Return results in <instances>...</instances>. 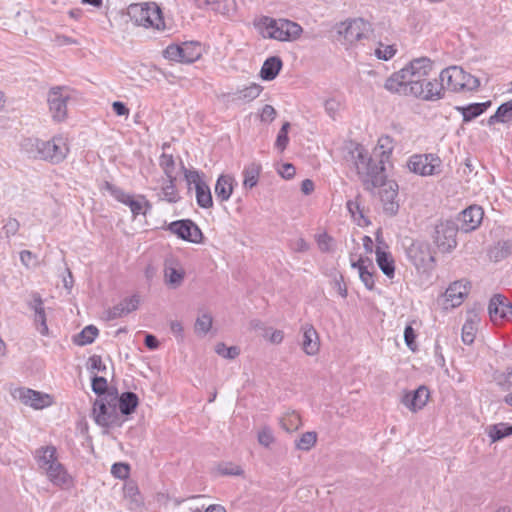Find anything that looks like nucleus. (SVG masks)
I'll return each mask as SVG.
<instances>
[{
	"label": "nucleus",
	"instance_id": "27",
	"mask_svg": "<svg viewBox=\"0 0 512 512\" xmlns=\"http://www.w3.org/2000/svg\"><path fill=\"white\" fill-rule=\"evenodd\" d=\"M491 106V101L471 103L467 106H457L455 109L462 114L463 122L467 123L483 114Z\"/></svg>",
	"mask_w": 512,
	"mask_h": 512
},
{
	"label": "nucleus",
	"instance_id": "9",
	"mask_svg": "<svg viewBox=\"0 0 512 512\" xmlns=\"http://www.w3.org/2000/svg\"><path fill=\"white\" fill-rule=\"evenodd\" d=\"M445 84L440 79L413 81L409 92L411 96L425 100L436 101L444 97Z\"/></svg>",
	"mask_w": 512,
	"mask_h": 512
},
{
	"label": "nucleus",
	"instance_id": "25",
	"mask_svg": "<svg viewBox=\"0 0 512 512\" xmlns=\"http://www.w3.org/2000/svg\"><path fill=\"white\" fill-rule=\"evenodd\" d=\"M200 9H211L217 13L228 15L234 10V0H193Z\"/></svg>",
	"mask_w": 512,
	"mask_h": 512
},
{
	"label": "nucleus",
	"instance_id": "1",
	"mask_svg": "<svg viewBox=\"0 0 512 512\" xmlns=\"http://www.w3.org/2000/svg\"><path fill=\"white\" fill-rule=\"evenodd\" d=\"M349 156L365 189L372 191L376 187L383 186L380 190L383 210L389 216L396 215L399 210V203L396 200L398 185L395 182H385L384 162L382 160L375 161L360 144H356L349 151Z\"/></svg>",
	"mask_w": 512,
	"mask_h": 512
},
{
	"label": "nucleus",
	"instance_id": "24",
	"mask_svg": "<svg viewBox=\"0 0 512 512\" xmlns=\"http://www.w3.org/2000/svg\"><path fill=\"white\" fill-rule=\"evenodd\" d=\"M235 179L230 175H220L216 181L214 192L220 202L228 201L232 195Z\"/></svg>",
	"mask_w": 512,
	"mask_h": 512
},
{
	"label": "nucleus",
	"instance_id": "16",
	"mask_svg": "<svg viewBox=\"0 0 512 512\" xmlns=\"http://www.w3.org/2000/svg\"><path fill=\"white\" fill-rule=\"evenodd\" d=\"M488 312L493 322L502 321L512 316V305L505 296L495 294L490 299Z\"/></svg>",
	"mask_w": 512,
	"mask_h": 512
},
{
	"label": "nucleus",
	"instance_id": "42",
	"mask_svg": "<svg viewBox=\"0 0 512 512\" xmlns=\"http://www.w3.org/2000/svg\"><path fill=\"white\" fill-rule=\"evenodd\" d=\"M175 183L176 179H167V184L162 187V199L169 203H177L181 199Z\"/></svg>",
	"mask_w": 512,
	"mask_h": 512
},
{
	"label": "nucleus",
	"instance_id": "49",
	"mask_svg": "<svg viewBox=\"0 0 512 512\" xmlns=\"http://www.w3.org/2000/svg\"><path fill=\"white\" fill-rule=\"evenodd\" d=\"M124 494L131 500L134 507H140L143 504L139 489L134 483H128L124 486Z\"/></svg>",
	"mask_w": 512,
	"mask_h": 512
},
{
	"label": "nucleus",
	"instance_id": "21",
	"mask_svg": "<svg viewBox=\"0 0 512 512\" xmlns=\"http://www.w3.org/2000/svg\"><path fill=\"white\" fill-rule=\"evenodd\" d=\"M302 31L303 29L298 23L280 18L278 29L275 31V40L293 41L300 37Z\"/></svg>",
	"mask_w": 512,
	"mask_h": 512
},
{
	"label": "nucleus",
	"instance_id": "47",
	"mask_svg": "<svg viewBox=\"0 0 512 512\" xmlns=\"http://www.w3.org/2000/svg\"><path fill=\"white\" fill-rule=\"evenodd\" d=\"M213 323V318L209 313H203L197 317L195 322V332L201 334H207Z\"/></svg>",
	"mask_w": 512,
	"mask_h": 512
},
{
	"label": "nucleus",
	"instance_id": "8",
	"mask_svg": "<svg viewBox=\"0 0 512 512\" xmlns=\"http://www.w3.org/2000/svg\"><path fill=\"white\" fill-rule=\"evenodd\" d=\"M71 99L70 89L65 86L50 88L47 94V103L51 117L56 122L67 118V102Z\"/></svg>",
	"mask_w": 512,
	"mask_h": 512
},
{
	"label": "nucleus",
	"instance_id": "4",
	"mask_svg": "<svg viewBox=\"0 0 512 512\" xmlns=\"http://www.w3.org/2000/svg\"><path fill=\"white\" fill-rule=\"evenodd\" d=\"M439 78L445 84V90L459 92L478 89L480 81L477 77L465 72L461 67L450 66L443 69Z\"/></svg>",
	"mask_w": 512,
	"mask_h": 512
},
{
	"label": "nucleus",
	"instance_id": "17",
	"mask_svg": "<svg viewBox=\"0 0 512 512\" xmlns=\"http://www.w3.org/2000/svg\"><path fill=\"white\" fill-rule=\"evenodd\" d=\"M484 211L478 205H471L464 209L458 220L461 222L460 228L464 232H471L479 227L483 220Z\"/></svg>",
	"mask_w": 512,
	"mask_h": 512
},
{
	"label": "nucleus",
	"instance_id": "61",
	"mask_svg": "<svg viewBox=\"0 0 512 512\" xmlns=\"http://www.w3.org/2000/svg\"><path fill=\"white\" fill-rule=\"evenodd\" d=\"M276 110L273 106L266 104L260 113V120L262 122H272L276 117Z\"/></svg>",
	"mask_w": 512,
	"mask_h": 512
},
{
	"label": "nucleus",
	"instance_id": "14",
	"mask_svg": "<svg viewBox=\"0 0 512 512\" xmlns=\"http://www.w3.org/2000/svg\"><path fill=\"white\" fill-rule=\"evenodd\" d=\"M14 396L23 404L29 405L34 409H43L52 405L53 400L49 394L35 391L29 388H19L15 390Z\"/></svg>",
	"mask_w": 512,
	"mask_h": 512
},
{
	"label": "nucleus",
	"instance_id": "5",
	"mask_svg": "<svg viewBox=\"0 0 512 512\" xmlns=\"http://www.w3.org/2000/svg\"><path fill=\"white\" fill-rule=\"evenodd\" d=\"M110 401L105 398L96 399L93 404V417L95 422L105 428L120 427L123 424L115 404L116 396L110 394Z\"/></svg>",
	"mask_w": 512,
	"mask_h": 512
},
{
	"label": "nucleus",
	"instance_id": "7",
	"mask_svg": "<svg viewBox=\"0 0 512 512\" xmlns=\"http://www.w3.org/2000/svg\"><path fill=\"white\" fill-rule=\"evenodd\" d=\"M458 226L454 221H442L435 226L433 242L441 253H450L457 246Z\"/></svg>",
	"mask_w": 512,
	"mask_h": 512
},
{
	"label": "nucleus",
	"instance_id": "44",
	"mask_svg": "<svg viewBox=\"0 0 512 512\" xmlns=\"http://www.w3.org/2000/svg\"><path fill=\"white\" fill-rule=\"evenodd\" d=\"M352 267L358 268L361 281L368 290H372L374 288L373 274L368 271L367 267L363 264V260L360 259L359 261L352 263Z\"/></svg>",
	"mask_w": 512,
	"mask_h": 512
},
{
	"label": "nucleus",
	"instance_id": "31",
	"mask_svg": "<svg viewBox=\"0 0 512 512\" xmlns=\"http://www.w3.org/2000/svg\"><path fill=\"white\" fill-rule=\"evenodd\" d=\"M302 348L309 356H314L319 352L318 334L312 326L304 331Z\"/></svg>",
	"mask_w": 512,
	"mask_h": 512
},
{
	"label": "nucleus",
	"instance_id": "37",
	"mask_svg": "<svg viewBox=\"0 0 512 512\" xmlns=\"http://www.w3.org/2000/svg\"><path fill=\"white\" fill-rule=\"evenodd\" d=\"M279 19L263 16L257 23V27L264 38L275 39V31L278 29Z\"/></svg>",
	"mask_w": 512,
	"mask_h": 512
},
{
	"label": "nucleus",
	"instance_id": "22",
	"mask_svg": "<svg viewBox=\"0 0 512 512\" xmlns=\"http://www.w3.org/2000/svg\"><path fill=\"white\" fill-rule=\"evenodd\" d=\"M140 304V297L137 294L132 295L131 297L124 298L120 303L113 306L107 311V318L109 320H114L117 318H121L129 313L138 309Z\"/></svg>",
	"mask_w": 512,
	"mask_h": 512
},
{
	"label": "nucleus",
	"instance_id": "64",
	"mask_svg": "<svg viewBox=\"0 0 512 512\" xmlns=\"http://www.w3.org/2000/svg\"><path fill=\"white\" fill-rule=\"evenodd\" d=\"M3 229L8 237L15 235L19 230V222L16 219L10 218L5 223Z\"/></svg>",
	"mask_w": 512,
	"mask_h": 512
},
{
	"label": "nucleus",
	"instance_id": "3",
	"mask_svg": "<svg viewBox=\"0 0 512 512\" xmlns=\"http://www.w3.org/2000/svg\"><path fill=\"white\" fill-rule=\"evenodd\" d=\"M128 15L138 26L154 28L159 31L165 28L162 12L155 3L131 4L128 7Z\"/></svg>",
	"mask_w": 512,
	"mask_h": 512
},
{
	"label": "nucleus",
	"instance_id": "53",
	"mask_svg": "<svg viewBox=\"0 0 512 512\" xmlns=\"http://www.w3.org/2000/svg\"><path fill=\"white\" fill-rule=\"evenodd\" d=\"M275 441L272 429L264 426L258 432V442L264 447H269Z\"/></svg>",
	"mask_w": 512,
	"mask_h": 512
},
{
	"label": "nucleus",
	"instance_id": "36",
	"mask_svg": "<svg viewBox=\"0 0 512 512\" xmlns=\"http://www.w3.org/2000/svg\"><path fill=\"white\" fill-rule=\"evenodd\" d=\"M361 196L357 195L355 199L348 200L346 203L347 209L353 219L357 221L358 225H362L361 221H363L364 225H369L370 221L368 218L364 216L363 209L361 208Z\"/></svg>",
	"mask_w": 512,
	"mask_h": 512
},
{
	"label": "nucleus",
	"instance_id": "60",
	"mask_svg": "<svg viewBox=\"0 0 512 512\" xmlns=\"http://www.w3.org/2000/svg\"><path fill=\"white\" fill-rule=\"evenodd\" d=\"M415 339H416V333H415L414 329L412 328L411 325H407L404 329V340H405L406 345L412 351L416 350Z\"/></svg>",
	"mask_w": 512,
	"mask_h": 512
},
{
	"label": "nucleus",
	"instance_id": "62",
	"mask_svg": "<svg viewBox=\"0 0 512 512\" xmlns=\"http://www.w3.org/2000/svg\"><path fill=\"white\" fill-rule=\"evenodd\" d=\"M35 322L41 326L39 329L42 335H46L48 332V326L46 324V314L45 309L38 310L35 313Z\"/></svg>",
	"mask_w": 512,
	"mask_h": 512
},
{
	"label": "nucleus",
	"instance_id": "30",
	"mask_svg": "<svg viewBox=\"0 0 512 512\" xmlns=\"http://www.w3.org/2000/svg\"><path fill=\"white\" fill-rule=\"evenodd\" d=\"M35 458L37 464L41 469H46L47 466L57 460V449L55 446H42L35 451Z\"/></svg>",
	"mask_w": 512,
	"mask_h": 512
},
{
	"label": "nucleus",
	"instance_id": "6",
	"mask_svg": "<svg viewBox=\"0 0 512 512\" xmlns=\"http://www.w3.org/2000/svg\"><path fill=\"white\" fill-rule=\"evenodd\" d=\"M405 253L408 260L418 270L427 271L435 266V257L428 242L411 240L405 248Z\"/></svg>",
	"mask_w": 512,
	"mask_h": 512
},
{
	"label": "nucleus",
	"instance_id": "34",
	"mask_svg": "<svg viewBox=\"0 0 512 512\" xmlns=\"http://www.w3.org/2000/svg\"><path fill=\"white\" fill-rule=\"evenodd\" d=\"M118 402L121 414L130 415L137 408L139 399L134 392H124L120 395Z\"/></svg>",
	"mask_w": 512,
	"mask_h": 512
},
{
	"label": "nucleus",
	"instance_id": "10",
	"mask_svg": "<svg viewBox=\"0 0 512 512\" xmlns=\"http://www.w3.org/2000/svg\"><path fill=\"white\" fill-rule=\"evenodd\" d=\"M442 161L433 153L412 155L407 163L409 170L421 176L435 175L440 172Z\"/></svg>",
	"mask_w": 512,
	"mask_h": 512
},
{
	"label": "nucleus",
	"instance_id": "45",
	"mask_svg": "<svg viewBox=\"0 0 512 512\" xmlns=\"http://www.w3.org/2000/svg\"><path fill=\"white\" fill-rule=\"evenodd\" d=\"M215 352L225 359H235L240 354V349L237 346L227 347L225 343L219 342L215 345Z\"/></svg>",
	"mask_w": 512,
	"mask_h": 512
},
{
	"label": "nucleus",
	"instance_id": "18",
	"mask_svg": "<svg viewBox=\"0 0 512 512\" xmlns=\"http://www.w3.org/2000/svg\"><path fill=\"white\" fill-rule=\"evenodd\" d=\"M185 278V270L179 261L173 257L167 258L164 263V279L172 288L179 287Z\"/></svg>",
	"mask_w": 512,
	"mask_h": 512
},
{
	"label": "nucleus",
	"instance_id": "28",
	"mask_svg": "<svg viewBox=\"0 0 512 512\" xmlns=\"http://www.w3.org/2000/svg\"><path fill=\"white\" fill-rule=\"evenodd\" d=\"M283 66L282 60L278 56L267 58L260 70V77L265 81H271L277 77Z\"/></svg>",
	"mask_w": 512,
	"mask_h": 512
},
{
	"label": "nucleus",
	"instance_id": "52",
	"mask_svg": "<svg viewBox=\"0 0 512 512\" xmlns=\"http://www.w3.org/2000/svg\"><path fill=\"white\" fill-rule=\"evenodd\" d=\"M397 52V49L394 45H383L380 44V46L375 50V55L378 59L381 60H389L391 59Z\"/></svg>",
	"mask_w": 512,
	"mask_h": 512
},
{
	"label": "nucleus",
	"instance_id": "19",
	"mask_svg": "<svg viewBox=\"0 0 512 512\" xmlns=\"http://www.w3.org/2000/svg\"><path fill=\"white\" fill-rule=\"evenodd\" d=\"M429 397V389L422 385L413 392L406 393L402 398V403L412 412H416L427 404Z\"/></svg>",
	"mask_w": 512,
	"mask_h": 512
},
{
	"label": "nucleus",
	"instance_id": "33",
	"mask_svg": "<svg viewBox=\"0 0 512 512\" xmlns=\"http://www.w3.org/2000/svg\"><path fill=\"white\" fill-rule=\"evenodd\" d=\"M182 63H193L202 55V47L198 42H184L181 44Z\"/></svg>",
	"mask_w": 512,
	"mask_h": 512
},
{
	"label": "nucleus",
	"instance_id": "40",
	"mask_svg": "<svg viewBox=\"0 0 512 512\" xmlns=\"http://www.w3.org/2000/svg\"><path fill=\"white\" fill-rule=\"evenodd\" d=\"M159 165L167 179H176V166L173 155L163 153L159 158Z\"/></svg>",
	"mask_w": 512,
	"mask_h": 512
},
{
	"label": "nucleus",
	"instance_id": "12",
	"mask_svg": "<svg viewBox=\"0 0 512 512\" xmlns=\"http://www.w3.org/2000/svg\"><path fill=\"white\" fill-rule=\"evenodd\" d=\"M185 179L188 186L192 184L196 191V201L199 207L209 209L213 206V199L209 186L202 180L201 174L197 170H188L182 164Z\"/></svg>",
	"mask_w": 512,
	"mask_h": 512
},
{
	"label": "nucleus",
	"instance_id": "48",
	"mask_svg": "<svg viewBox=\"0 0 512 512\" xmlns=\"http://www.w3.org/2000/svg\"><path fill=\"white\" fill-rule=\"evenodd\" d=\"M140 198L142 200H144V202H142L140 200H135L133 198V196H131L125 204V205L129 206L134 217H136L137 215H139L141 213L144 215L146 214V211H143L144 206L146 207V209H151V204L149 203V201L145 200V198L143 196H141Z\"/></svg>",
	"mask_w": 512,
	"mask_h": 512
},
{
	"label": "nucleus",
	"instance_id": "41",
	"mask_svg": "<svg viewBox=\"0 0 512 512\" xmlns=\"http://www.w3.org/2000/svg\"><path fill=\"white\" fill-rule=\"evenodd\" d=\"M491 254L495 261H500L512 255V240L499 241Z\"/></svg>",
	"mask_w": 512,
	"mask_h": 512
},
{
	"label": "nucleus",
	"instance_id": "46",
	"mask_svg": "<svg viewBox=\"0 0 512 512\" xmlns=\"http://www.w3.org/2000/svg\"><path fill=\"white\" fill-rule=\"evenodd\" d=\"M317 441V434L315 432H305L296 441V448L303 451L310 450Z\"/></svg>",
	"mask_w": 512,
	"mask_h": 512
},
{
	"label": "nucleus",
	"instance_id": "51",
	"mask_svg": "<svg viewBox=\"0 0 512 512\" xmlns=\"http://www.w3.org/2000/svg\"><path fill=\"white\" fill-rule=\"evenodd\" d=\"M181 45L171 44L166 47L163 51V55L166 59L182 63V52Z\"/></svg>",
	"mask_w": 512,
	"mask_h": 512
},
{
	"label": "nucleus",
	"instance_id": "54",
	"mask_svg": "<svg viewBox=\"0 0 512 512\" xmlns=\"http://www.w3.org/2000/svg\"><path fill=\"white\" fill-rule=\"evenodd\" d=\"M92 391L97 394L100 398L107 391V380L101 376H94L91 383Z\"/></svg>",
	"mask_w": 512,
	"mask_h": 512
},
{
	"label": "nucleus",
	"instance_id": "39",
	"mask_svg": "<svg viewBox=\"0 0 512 512\" xmlns=\"http://www.w3.org/2000/svg\"><path fill=\"white\" fill-rule=\"evenodd\" d=\"M263 87L259 84L252 83L236 92L237 99L250 102L256 99L262 92Z\"/></svg>",
	"mask_w": 512,
	"mask_h": 512
},
{
	"label": "nucleus",
	"instance_id": "15",
	"mask_svg": "<svg viewBox=\"0 0 512 512\" xmlns=\"http://www.w3.org/2000/svg\"><path fill=\"white\" fill-rule=\"evenodd\" d=\"M433 69V62L428 57H419L411 60L402 68L409 81L425 80Z\"/></svg>",
	"mask_w": 512,
	"mask_h": 512
},
{
	"label": "nucleus",
	"instance_id": "55",
	"mask_svg": "<svg viewBox=\"0 0 512 512\" xmlns=\"http://www.w3.org/2000/svg\"><path fill=\"white\" fill-rule=\"evenodd\" d=\"M21 263L28 269L35 268L38 265L37 256L29 250L20 252Z\"/></svg>",
	"mask_w": 512,
	"mask_h": 512
},
{
	"label": "nucleus",
	"instance_id": "50",
	"mask_svg": "<svg viewBox=\"0 0 512 512\" xmlns=\"http://www.w3.org/2000/svg\"><path fill=\"white\" fill-rule=\"evenodd\" d=\"M104 188L119 202L126 204L129 198L132 196L130 194L125 193L121 188L115 186L114 184L106 181L104 183Z\"/></svg>",
	"mask_w": 512,
	"mask_h": 512
},
{
	"label": "nucleus",
	"instance_id": "63",
	"mask_svg": "<svg viewBox=\"0 0 512 512\" xmlns=\"http://www.w3.org/2000/svg\"><path fill=\"white\" fill-rule=\"evenodd\" d=\"M378 146L383 150V154L391 153L393 150V139L389 135H383L378 139Z\"/></svg>",
	"mask_w": 512,
	"mask_h": 512
},
{
	"label": "nucleus",
	"instance_id": "35",
	"mask_svg": "<svg viewBox=\"0 0 512 512\" xmlns=\"http://www.w3.org/2000/svg\"><path fill=\"white\" fill-rule=\"evenodd\" d=\"M487 434L492 443L498 442L512 435V425L504 422L490 425L487 429Z\"/></svg>",
	"mask_w": 512,
	"mask_h": 512
},
{
	"label": "nucleus",
	"instance_id": "59",
	"mask_svg": "<svg viewBox=\"0 0 512 512\" xmlns=\"http://www.w3.org/2000/svg\"><path fill=\"white\" fill-rule=\"evenodd\" d=\"M324 108L326 113L331 117L335 118L336 114L340 109V102L335 98H329L324 102Z\"/></svg>",
	"mask_w": 512,
	"mask_h": 512
},
{
	"label": "nucleus",
	"instance_id": "38",
	"mask_svg": "<svg viewBox=\"0 0 512 512\" xmlns=\"http://www.w3.org/2000/svg\"><path fill=\"white\" fill-rule=\"evenodd\" d=\"M99 331L94 325L86 326L74 337V343L78 346H85L94 342Z\"/></svg>",
	"mask_w": 512,
	"mask_h": 512
},
{
	"label": "nucleus",
	"instance_id": "23",
	"mask_svg": "<svg viewBox=\"0 0 512 512\" xmlns=\"http://www.w3.org/2000/svg\"><path fill=\"white\" fill-rule=\"evenodd\" d=\"M468 294V287L461 281H455L449 285L444 293L447 306L457 307L461 305L464 297Z\"/></svg>",
	"mask_w": 512,
	"mask_h": 512
},
{
	"label": "nucleus",
	"instance_id": "26",
	"mask_svg": "<svg viewBox=\"0 0 512 512\" xmlns=\"http://www.w3.org/2000/svg\"><path fill=\"white\" fill-rule=\"evenodd\" d=\"M44 470L48 479L54 485L62 486L69 482V475L65 467L58 460L47 466Z\"/></svg>",
	"mask_w": 512,
	"mask_h": 512
},
{
	"label": "nucleus",
	"instance_id": "58",
	"mask_svg": "<svg viewBox=\"0 0 512 512\" xmlns=\"http://www.w3.org/2000/svg\"><path fill=\"white\" fill-rule=\"evenodd\" d=\"M317 244L319 249L322 252H330L331 251V243L333 242V238L329 236L327 233H322L317 236Z\"/></svg>",
	"mask_w": 512,
	"mask_h": 512
},
{
	"label": "nucleus",
	"instance_id": "43",
	"mask_svg": "<svg viewBox=\"0 0 512 512\" xmlns=\"http://www.w3.org/2000/svg\"><path fill=\"white\" fill-rule=\"evenodd\" d=\"M476 331L477 322L473 318H467L462 327V341L471 345L474 342Z\"/></svg>",
	"mask_w": 512,
	"mask_h": 512
},
{
	"label": "nucleus",
	"instance_id": "13",
	"mask_svg": "<svg viewBox=\"0 0 512 512\" xmlns=\"http://www.w3.org/2000/svg\"><path fill=\"white\" fill-rule=\"evenodd\" d=\"M371 31V24L363 18L349 19L340 23L338 33L343 35L344 39L353 44L363 38H367Z\"/></svg>",
	"mask_w": 512,
	"mask_h": 512
},
{
	"label": "nucleus",
	"instance_id": "56",
	"mask_svg": "<svg viewBox=\"0 0 512 512\" xmlns=\"http://www.w3.org/2000/svg\"><path fill=\"white\" fill-rule=\"evenodd\" d=\"M497 112L500 115L501 123L512 121V100L501 104L497 108Z\"/></svg>",
	"mask_w": 512,
	"mask_h": 512
},
{
	"label": "nucleus",
	"instance_id": "11",
	"mask_svg": "<svg viewBox=\"0 0 512 512\" xmlns=\"http://www.w3.org/2000/svg\"><path fill=\"white\" fill-rule=\"evenodd\" d=\"M166 229L176 235L179 239L190 243L200 244L204 239L201 229L191 219L173 221Z\"/></svg>",
	"mask_w": 512,
	"mask_h": 512
},
{
	"label": "nucleus",
	"instance_id": "2",
	"mask_svg": "<svg viewBox=\"0 0 512 512\" xmlns=\"http://www.w3.org/2000/svg\"><path fill=\"white\" fill-rule=\"evenodd\" d=\"M21 151L29 158L43 160L51 164L63 162L69 154V143L63 135H56L49 140L25 138L20 144Z\"/></svg>",
	"mask_w": 512,
	"mask_h": 512
},
{
	"label": "nucleus",
	"instance_id": "32",
	"mask_svg": "<svg viewBox=\"0 0 512 512\" xmlns=\"http://www.w3.org/2000/svg\"><path fill=\"white\" fill-rule=\"evenodd\" d=\"M261 165L255 162L248 164L242 174H243V186L246 189H252L258 183L259 176L261 173Z\"/></svg>",
	"mask_w": 512,
	"mask_h": 512
},
{
	"label": "nucleus",
	"instance_id": "20",
	"mask_svg": "<svg viewBox=\"0 0 512 512\" xmlns=\"http://www.w3.org/2000/svg\"><path fill=\"white\" fill-rule=\"evenodd\" d=\"M413 81H409V79L405 76V72L403 70H399L394 72L384 84L386 90L391 93H398L405 96H411V92L409 89L411 88V84Z\"/></svg>",
	"mask_w": 512,
	"mask_h": 512
},
{
	"label": "nucleus",
	"instance_id": "57",
	"mask_svg": "<svg viewBox=\"0 0 512 512\" xmlns=\"http://www.w3.org/2000/svg\"><path fill=\"white\" fill-rule=\"evenodd\" d=\"M111 472L116 478L125 479L129 476L130 467L125 463H115L112 465Z\"/></svg>",
	"mask_w": 512,
	"mask_h": 512
},
{
	"label": "nucleus",
	"instance_id": "29",
	"mask_svg": "<svg viewBox=\"0 0 512 512\" xmlns=\"http://www.w3.org/2000/svg\"><path fill=\"white\" fill-rule=\"evenodd\" d=\"M376 262L381 271L389 278H392L395 274V264L391 254L384 250L381 246H377L376 251Z\"/></svg>",
	"mask_w": 512,
	"mask_h": 512
}]
</instances>
